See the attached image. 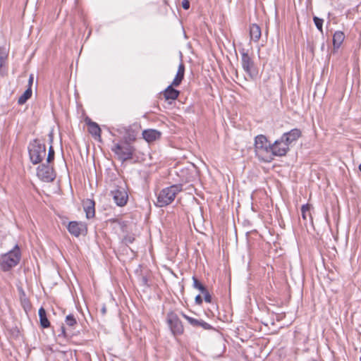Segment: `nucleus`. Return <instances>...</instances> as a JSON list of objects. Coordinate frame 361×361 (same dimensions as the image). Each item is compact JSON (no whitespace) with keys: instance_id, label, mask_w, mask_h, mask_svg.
<instances>
[{"instance_id":"obj_1","label":"nucleus","mask_w":361,"mask_h":361,"mask_svg":"<svg viewBox=\"0 0 361 361\" xmlns=\"http://www.w3.org/2000/svg\"><path fill=\"white\" fill-rule=\"evenodd\" d=\"M254 152L259 160L264 162L272 161L271 144L264 135H258L255 137Z\"/></svg>"},{"instance_id":"obj_2","label":"nucleus","mask_w":361,"mask_h":361,"mask_svg":"<svg viewBox=\"0 0 361 361\" xmlns=\"http://www.w3.org/2000/svg\"><path fill=\"white\" fill-rule=\"evenodd\" d=\"M21 252L18 245L8 252L1 255L0 259V267L4 271H8L13 267H16L20 262Z\"/></svg>"},{"instance_id":"obj_3","label":"nucleus","mask_w":361,"mask_h":361,"mask_svg":"<svg viewBox=\"0 0 361 361\" xmlns=\"http://www.w3.org/2000/svg\"><path fill=\"white\" fill-rule=\"evenodd\" d=\"M28 153L33 164H39L46 155L45 145L41 143L38 139H35L28 145Z\"/></svg>"},{"instance_id":"obj_4","label":"nucleus","mask_w":361,"mask_h":361,"mask_svg":"<svg viewBox=\"0 0 361 361\" xmlns=\"http://www.w3.org/2000/svg\"><path fill=\"white\" fill-rule=\"evenodd\" d=\"M111 151L117 156L120 161L124 162L133 159L135 149L130 143L121 142L115 143L111 147Z\"/></svg>"},{"instance_id":"obj_5","label":"nucleus","mask_w":361,"mask_h":361,"mask_svg":"<svg viewBox=\"0 0 361 361\" xmlns=\"http://www.w3.org/2000/svg\"><path fill=\"white\" fill-rule=\"evenodd\" d=\"M180 190L181 187L177 185H173L163 189L159 194V207H164L170 204Z\"/></svg>"},{"instance_id":"obj_6","label":"nucleus","mask_w":361,"mask_h":361,"mask_svg":"<svg viewBox=\"0 0 361 361\" xmlns=\"http://www.w3.org/2000/svg\"><path fill=\"white\" fill-rule=\"evenodd\" d=\"M166 323L174 336L182 335L184 332V326L178 315L171 312L167 314Z\"/></svg>"},{"instance_id":"obj_7","label":"nucleus","mask_w":361,"mask_h":361,"mask_svg":"<svg viewBox=\"0 0 361 361\" xmlns=\"http://www.w3.org/2000/svg\"><path fill=\"white\" fill-rule=\"evenodd\" d=\"M114 202L119 207H123L127 204L128 195L126 190L125 184L116 185L111 192Z\"/></svg>"},{"instance_id":"obj_8","label":"nucleus","mask_w":361,"mask_h":361,"mask_svg":"<svg viewBox=\"0 0 361 361\" xmlns=\"http://www.w3.org/2000/svg\"><path fill=\"white\" fill-rule=\"evenodd\" d=\"M37 175L39 179L47 183L52 182L56 178L53 167L45 164H42L37 167Z\"/></svg>"},{"instance_id":"obj_9","label":"nucleus","mask_w":361,"mask_h":361,"mask_svg":"<svg viewBox=\"0 0 361 361\" xmlns=\"http://www.w3.org/2000/svg\"><path fill=\"white\" fill-rule=\"evenodd\" d=\"M289 150V145L281 137L271 144L272 160L275 156H285Z\"/></svg>"},{"instance_id":"obj_10","label":"nucleus","mask_w":361,"mask_h":361,"mask_svg":"<svg viewBox=\"0 0 361 361\" xmlns=\"http://www.w3.org/2000/svg\"><path fill=\"white\" fill-rule=\"evenodd\" d=\"M67 228L68 232L75 237H78L80 235H85L87 232L86 224L80 221H71Z\"/></svg>"},{"instance_id":"obj_11","label":"nucleus","mask_w":361,"mask_h":361,"mask_svg":"<svg viewBox=\"0 0 361 361\" xmlns=\"http://www.w3.org/2000/svg\"><path fill=\"white\" fill-rule=\"evenodd\" d=\"M242 66L243 70L251 77L256 75L254 62L247 53L243 52L241 56Z\"/></svg>"},{"instance_id":"obj_12","label":"nucleus","mask_w":361,"mask_h":361,"mask_svg":"<svg viewBox=\"0 0 361 361\" xmlns=\"http://www.w3.org/2000/svg\"><path fill=\"white\" fill-rule=\"evenodd\" d=\"M85 123L87 125L89 133L91 134L95 140L101 141V128L99 126L89 118H85Z\"/></svg>"},{"instance_id":"obj_13","label":"nucleus","mask_w":361,"mask_h":361,"mask_svg":"<svg viewBox=\"0 0 361 361\" xmlns=\"http://www.w3.org/2000/svg\"><path fill=\"white\" fill-rule=\"evenodd\" d=\"M302 136V132L300 129L294 128L290 131L283 134L281 137L288 145L295 142Z\"/></svg>"},{"instance_id":"obj_14","label":"nucleus","mask_w":361,"mask_h":361,"mask_svg":"<svg viewBox=\"0 0 361 361\" xmlns=\"http://www.w3.org/2000/svg\"><path fill=\"white\" fill-rule=\"evenodd\" d=\"M183 318H185L192 326L197 327L200 326L205 330L212 329V326L203 320H198L191 317H189L185 314H182Z\"/></svg>"},{"instance_id":"obj_15","label":"nucleus","mask_w":361,"mask_h":361,"mask_svg":"<svg viewBox=\"0 0 361 361\" xmlns=\"http://www.w3.org/2000/svg\"><path fill=\"white\" fill-rule=\"evenodd\" d=\"M83 209L87 219L93 218L95 215V203L94 201L90 199H87L83 201Z\"/></svg>"},{"instance_id":"obj_16","label":"nucleus","mask_w":361,"mask_h":361,"mask_svg":"<svg viewBox=\"0 0 361 361\" xmlns=\"http://www.w3.org/2000/svg\"><path fill=\"white\" fill-rule=\"evenodd\" d=\"M184 75H185V65L183 63L181 62L178 65L176 75L171 83L172 85H173L174 87L179 86L184 78Z\"/></svg>"},{"instance_id":"obj_17","label":"nucleus","mask_w":361,"mask_h":361,"mask_svg":"<svg viewBox=\"0 0 361 361\" xmlns=\"http://www.w3.org/2000/svg\"><path fill=\"white\" fill-rule=\"evenodd\" d=\"M172 84L169 85L164 92L163 96L166 100H176L179 96L180 92L173 87Z\"/></svg>"},{"instance_id":"obj_18","label":"nucleus","mask_w":361,"mask_h":361,"mask_svg":"<svg viewBox=\"0 0 361 361\" xmlns=\"http://www.w3.org/2000/svg\"><path fill=\"white\" fill-rule=\"evenodd\" d=\"M262 35L261 28L260 27L253 23L250 26V40L257 42L259 41Z\"/></svg>"},{"instance_id":"obj_19","label":"nucleus","mask_w":361,"mask_h":361,"mask_svg":"<svg viewBox=\"0 0 361 361\" xmlns=\"http://www.w3.org/2000/svg\"><path fill=\"white\" fill-rule=\"evenodd\" d=\"M345 39V35L342 31H336L333 35V46L334 49L340 48Z\"/></svg>"},{"instance_id":"obj_20","label":"nucleus","mask_w":361,"mask_h":361,"mask_svg":"<svg viewBox=\"0 0 361 361\" xmlns=\"http://www.w3.org/2000/svg\"><path fill=\"white\" fill-rule=\"evenodd\" d=\"M38 314L41 326L44 329L49 327L50 322L47 317L46 310L44 309V307H42L39 308Z\"/></svg>"},{"instance_id":"obj_21","label":"nucleus","mask_w":361,"mask_h":361,"mask_svg":"<svg viewBox=\"0 0 361 361\" xmlns=\"http://www.w3.org/2000/svg\"><path fill=\"white\" fill-rule=\"evenodd\" d=\"M312 209V206L310 204H305L301 207V214L302 218L304 221H307L308 219L312 220L311 211Z\"/></svg>"},{"instance_id":"obj_22","label":"nucleus","mask_w":361,"mask_h":361,"mask_svg":"<svg viewBox=\"0 0 361 361\" xmlns=\"http://www.w3.org/2000/svg\"><path fill=\"white\" fill-rule=\"evenodd\" d=\"M158 132L156 130L148 129L142 132L143 138L148 142L156 140Z\"/></svg>"},{"instance_id":"obj_23","label":"nucleus","mask_w":361,"mask_h":361,"mask_svg":"<svg viewBox=\"0 0 361 361\" xmlns=\"http://www.w3.org/2000/svg\"><path fill=\"white\" fill-rule=\"evenodd\" d=\"M32 88L28 87L24 93L18 98V103L20 105L25 104L32 96Z\"/></svg>"},{"instance_id":"obj_24","label":"nucleus","mask_w":361,"mask_h":361,"mask_svg":"<svg viewBox=\"0 0 361 361\" xmlns=\"http://www.w3.org/2000/svg\"><path fill=\"white\" fill-rule=\"evenodd\" d=\"M192 281H193V287L196 289H198L201 292L204 290L206 288L204 286V285L195 276L192 277Z\"/></svg>"},{"instance_id":"obj_25","label":"nucleus","mask_w":361,"mask_h":361,"mask_svg":"<svg viewBox=\"0 0 361 361\" xmlns=\"http://www.w3.org/2000/svg\"><path fill=\"white\" fill-rule=\"evenodd\" d=\"M66 323L69 326H74L77 324V321L74 316L72 314H70L66 317Z\"/></svg>"},{"instance_id":"obj_26","label":"nucleus","mask_w":361,"mask_h":361,"mask_svg":"<svg viewBox=\"0 0 361 361\" xmlns=\"http://www.w3.org/2000/svg\"><path fill=\"white\" fill-rule=\"evenodd\" d=\"M313 20L314 22V24L317 27V28L321 32H323V28H322V26H323V23H324V20L322 18H319L317 16H314L313 18Z\"/></svg>"},{"instance_id":"obj_27","label":"nucleus","mask_w":361,"mask_h":361,"mask_svg":"<svg viewBox=\"0 0 361 361\" xmlns=\"http://www.w3.org/2000/svg\"><path fill=\"white\" fill-rule=\"evenodd\" d=\"M135 240V238L134 235L128 234L122 240V242L126 245H128L129 244L133 243Z\"/></svg>"},{"instance_id":"obj_28","label":"nucleus","mask_w":361,"mask_h":361,"mask_svg":"<svg viewBox=\"0 0 361 361\" xmlns=\"http://www.w3.org/2000/svg\"><path fill=\"white\" fill-rule=\"evenodd\" d=\"M54 154H55V152H54V147H52V145H50V147L49 148L47 158V163H50L54 161Z\"/></svg>"},{"instance_id":"obj_29","label":"nucleus","mask_w":361,"mask_h":361,"mask_svg":"<svg viewBox=\"0 0 361 361\" xmlns=\"http://www.w3.org/2000/svg\"><path fill=\"white\" fill-rule=\"evenodd\" d=\"M202 293L204 295V301L207 303H211L212 301V297L209 291L207 289H204V290L202 291Z\"/></svg>"},{"instance_id":"obj_30","label":"nucleus","mask_w":361,"mask_h":361,"mask_svg":"<svg viewBox=\"0 0 361 361\" xmlns=\"http://www.w3.org/2000/svg\"><path fill=\"white\" fill-rule=\"evenodd\" d=\"M195 303L198 305H201L203 302V299L200 295H197L195 298Z\"/></svg>"},{"instance_id":"obj_31","label":"nucleus","mask_w":361,"mask_h":361,"mask_svg":"<svg viewBox=\"0 0 361 361\" xmlns=\"http://www.w3.org/2000/svg\"><path fill=\"white\" fill-rule=\"evenodd\" d=\"M182 7L185 10H188L190 8V1L188 0H183L182 1Z\"/></svg>"},{"instance_id":"obj_32","label":"nucleus","mask_w":361,"mask_h":361,"mask_svg":"<svg viewBox=\"0 0 361 361\" xmlns=\"http://www.w3.org/2000/svg\"><path fill=\"white\" fill-rule=\"evenodd\" d=\"M5 58H6V55L4 53L2 49L0 48V66H1L2 62H3V61L4 60Z\"/></svg>"},{"instance_id":"obj_33","label":"nucleus","mask_w":361,"mask_h":361,"mask_svg":"<svg viewBox=\"0 0 361 361\" xmlns=\"http://www.w3.org/2000/svg\"><path fill=\"white\" fill-rule=\"evenodd\" d=\"M32 82H33V76L32 75H31L29 78V80H28V87H32Z\"/></svg>"},{"instance_id":"obj_34","label":"nucleus","mask_w":361,"mask_h":361,"mask_svg":"<svg viewBox=\"0 0 361 361\" xmlns=\"http://www.w3.org/2000/svg\"><path fill=\"white\" fill-rule=\"evenodd\" d=\"M61 334L64 336H66V329L63 326H61Z\"/></svg>"},{"instance_id":"obj_35","label":"nucleus","mask_w":361,"mask_h":361,"mask_svg":"<svg viewBox=\"0 0 361 361\" xmlns=\"http://www.w3.org/2000/svg\"><path fill=\"white\" fill-rule=\"evenodd\" d=\"M23 302H24V308H25V305L30 306V303H29V301L25 299Z\"/></svg>"},{"instance_id":"obj_36","label":"nucleus","mask_w":361,"mask_h":361,"mask_svg":"<svg viewBox=\"0 0 361 361\" xmlns=\"http://www.w3.org/2000/svg\"><path fill=\"white\" fill-rule=\"evenodd\" d=\"M102 313H103V314H105V312H106V308H105V307H103V308H102Z\"/></svg>"},{"instance_id":"obj_37","label":"nucleus","mask_w":361,"mask_h":361,"mask_svg":"<svg viewBox=\"0 0 361 361\" xmlns=\"http://www.w3.org/2000/svg\"><path fill=\"white\" fill-rule=\"evenodd\" d=\"M49 136H50V142H52V135H51V134H50Z\"/></svg>"},{"instance_id":"obj_38","label":"nucleus","mask_w":361,"mask_h":361,"mask_svg":"<svg viewBox=\"0 0 361 361\" xmlns=\"http://www.w3.org/2000/svg\"><path fill=\"white\" fill-rule=\"evenodd\" d=\"M359 169H360V171H361V164H360V166H359Z\"/></svg>"}]
</instances>
